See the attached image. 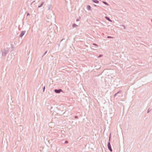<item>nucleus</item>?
<instances>
[{
  "instance_id": "f3484780",
  "label": "nucleus",
  "mask_w": 152,
  "mask_h": 152,
  "mask_svg": "<svg viewBox=\"0 0 152 152\" xmlns=\"http://www.w3.org/2000/svg\"><path fill=\"white\" fill-rule=\"evenodd\" d=\"M45 89V87H44V90Z\"/></svg>"
},
{
  "instance_id": "ddd939ff",
  "label": "nucleus",
  "mask_w": 152,
  "mask_h": 152,
  "mask_svg": "<svg viewBox=\"0 0 152 152\" xmlns=\"http://www.w3.org/2000/svg\"><path fill=\"white\" fill-rule=\"evenodd\" d=\"M65 143H68V142L67 141H66L65 142Z\"/></svg>"
},
{
  "instance_id": "2eb2a0df",
  "label": "nucleus",
  "mask_w": 152,
  "mask_h": 152,
  "mask_svg": "<svg viewBox=\"0 0 152 152\" xmlns=\"http://www.w3.org/2000/svg\"><path fill=\"white\" fill-rule=\"evenodd\" d=\"M34 2H35V1H33L32 2V3H34Z\"/></svg>"
},
{
  "instance_id": "f257e3e1",
  "label": "nucleus",
  "mask_w": 152,
  "mask_h": 152,
  "mask_svg": "<svg viewBox=\"0 0 152 152\" xmlns=\"http://www.w3.org/2000/svg\"><path fill=\"white\" fill-rule=\"evenodd\" d=\"M61 91V90H55V91L56 93H60Z\"/></svg>"
},
{
  "instance_id": "7ed1b4c3",
  "label": "nucleus",
  "mask_w": 152,
  "mask_h": 152,
  "mask_svg": "<svg viewBox=\"0 0 152 152\" xmlns=\"http://www.w3.org/2000/svg\"><path fill=\"white\" fill-rule=\"evenodd\" d=\"M25 33V31H22L21 32V34H20V36L21 37H22L24 35Z\"/></svg>"
},
{
  "instance_id": "6e6552de",
  "label": "nucleus",
  "mask_w": 152,
  "mask_h": 152,
  "mask_svg": "<svg viewBox=\"0 0 152 152\" xmlns=\"http://www.w3.org/2000/svg\"><path fill=\"white\" fill-rule=\"evenodd\" d=\"M102 2L105 4V5H108V4L106 3V2H105V1H102Z\"/></svg>"
},
{
  "instance_id": "20e7f679",
  "label": "nucleus",
  "mask_w": 152,
  "mask_h": 152,
  "mask_svg": "<svg viewBox=\"0 0 152 152\" xmlns=\"http://www.w3.org/2000/svg\"><path fill=\"white\" fill-rule=\"evenodd\" d=\"M44 4V2H42V3L39 6H38V8H40L41 7H42L43 6V5Z\"/></svg>"
},
{
  "instance_id": "0eeeda50",
  "label": "nucleus",
  "mask_w": 152,
  "mask_h": 152,
  "mask_svg": "<svg viewBox=\"0 0 152 152\" xmlns=\"http://www.w3.org/2000/svg\"><path fill=\"white\" fill-rule=\"evenodd\" d=\"M87 8L88 10H90L91 9V7L89 5H87Z\"/></svg>"
},
{
  "instance_id": "9b49d317",
  "label": "nucleus",
  "mask_w": 152,
  "mask_h": 152,
  "mask_svg": "<svg viewBox=\"0 0 152 152\" xmlns=\"http://www.w3.org/2000/svg\"><path fill=\"white\" fill-rule=\"evenodd\" d=\"M109 149L111 152L112 151V149L111 148H109Z\"/></svg>"
},
{
  "instance_id": "4468645a",
  "label": "nucleus",
  "mask_w": 152,
  "mask_h": 152,
  "mask_svg": "<svg viewBox=\"0 0 152 152\" xmlns=\"http://www.w3.org/2000/svg\"><path fill=\"white\" fill-rule=\"evenodd\" d=\"M30 15V14H29V13H28V14H27V16H28V15Z\"/></svg>"
},
{
  "instance_id": "9d476101",
  "label": "nucleus",
  "mask_w": 152,
  "mask_h": 152,
  "mask_svg": "<svg viewBox=\"0 0 152 152\" xmlns=\"http://www.w3.org/2000/svg\"><path fill=\"white\" fill-rule=\"evenodd\" d=\"M107 38H112L113 37H110V36H108L107 37Z\"/></svg>"
},
{
  "instance_id": "f8f14e48",
  "label": "nucleus",
  "mask_w": 152,
  "mask_h": 152,
  "mask_svg": "<svg viewBox=\"0 0 152 152\" xmlns=\"http://www.w3.org/2000/svg\"><path fill=\"white\" fill-rule=\"evenodd\" d=\"M101 56H102L101 55H100L98 57H101Z\"/></svg>"
},
{
  "instance_id": "423d86ee",
  "label": "nucleus",
  "mask_w": 152,
  "mask_h": 152,
  "mask_svg": "<svg viewBox=\"0 0 152 152\" xmlns=\"http://www.w3.org/2000/svg\"><path fill=\"white\" fill-rule=\"evenodd\" d=\"M51 5H49L48 6V10H50V8L51 7Z\"/></svg>"
},
{
  "instance_id": "39448f33",
  "label": "nucleus",
  "mask_w": 152,
  "mask_h": 152,
  "mask_svg": "<svg viewBox=\"0 0 152 152\" xmlns=\"http://www.w3.org/2000/svg\"><path fill=\"white\" fill-rule=\"evenodd\" d=\"M107 146H108V148L109 149V148H111V146H110V142H109L108 144V145H107Z\"/></svg>"
},
{
  "instance_id": "dca6fc26",
  "label": "nucleus",
  "mask_w": 152,
  "mask_h": 152,
  "mask_svg": "<svg viewBox=\"0 0 152 152\" xmlns=\"http://www.w3.org/2000/svg\"><path fill=\"white\" fill-rule=\"evenodd\" d=\"M94 6H96V5H95V4H94Z\"/></svg>"
},
{
  "instance_id": "1a4fd4ad",
  "label": "nucleus",
  "mask_w": 152,
  "mask_h": 152,
  "mask_svg": "<svg viewBox=\"0 0 152 152\" xmlns=\"http://www.w3.org/2000/svg\"><path fill=\"white\" fill-rule=\"evenodd\" d=\"M105 18H106V19H110V18L107 16H105Z\"/></svg>"
},
{
  "instance_id": "f03ea898",
  "label": "nucleus",
  "mask_w": 152,
  "mask_h": 152,
  "mask_svg": "<svg viewBox=\"0 0 152 152\" xmlns=\"http://www.w3.org/2000/svg\"><path fill=\"white\" fill-rule=\"evenodd\" d=\"M92 1L94 3H98L99 2V1L97 0H92Z\"/></svg>"
}]
</instances>
